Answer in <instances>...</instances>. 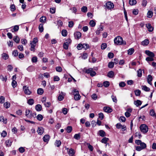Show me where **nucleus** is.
Returning <instances> with one entry per match:
<instances>
[{"mask_svg": "<svg viewBox=\"0 0 156 156\" xmlns=\"http://www.w3.org/2000/svg\"><path fill=\"white\" fill-rule=\"evenodd\" d=\"M44 129L42 127H38L37 132L38 134L41 135L44 133Z\"/></svg>", "mask_w": 156, "mask_h": 156, "instance_id": "nucleus-11", "label": "nucleus"}, {"mask_svg": "<svg viewBox=\"0 0 156 156\" xmlns=\"http://www.w3.org/2000/svg\"><path fill=\"white\" fill-rule=\"evenodd\" d=\"M114 42L115 44L117 45H125L126 44V42H124L122 38L120 36H117L115 38Z\"/></svg>", "mask_w": 156, "mask_h": 156, "instance_id": "nucleus-1", "label": "nucleus"}, {"mask_svg": "<svg viewBox=\"0 0 156 156\" xmlns=\"http://www.w3.org/2000/svg\"><path fill=\"white\" fill-rule=\"evenodd\" d=\"M135 93L136 96H139L141 93V91L139 90H137L135 91Z\"/></svg>", "mask_w": 156, "mask_h": 156, "instance_id": "nucleus-45", "label": "nucleus"}, {"mask_svg": "<svg viewBox=\"0 0 156 156\" xmlns=\"http://www.w3.org/2000/svg\"><path fill=\"white\" fill-rule=\"evenodd\" d=\"M147 28L148 29V30L150 32L152 31L154 29V28L152 27L150 23H148L146 24Z\"/></svg>", "mask_w": 156, "mask_h": 156, "instance_id": "nucleus-15", "label": "nucleus"}, {"mask_svg": "<svg viewBox=\"0 0 156 156\" xmlns=\"http://www.w3.org/2000/svg\"><path fill=\"white\" fill-rule=\"evenodd\" d=\"M31 112L29 109H26L25 111V115L28 118L30 119V113Z\"/></svg>", "mask_w": 156, "mask_h": 156, "instance_id": "nucleus-13", "label": "nucleus"}, {"mask_svg": "<svg viewBox=\"0 0 156 156\" xmlns=\"http://www.w3.org/2000/svg\"><path fill=\"white\" fill-rule=\"evenodd\" d=\"M137 76L139 77H141L142 76V70L140 69H139L137 71Z\"/></svg>", "mask_w": 156, "mask_h": 156, "instance_id": "nucleus-42", "label": "nucleus"}, {"mask_svg": "<svg viewBox=\"0 0 156 156\" xmlns=\"http://www.w3.org/2000/svg\"><path fill=\"white\" fill-rule=\"evenodd\" d=\"M135 136L136 137H138L139 139H140L142 136L140 132H136L135 134Z\"/></svg>", "mask_w": 156, "mask_h": 156, "instance_id": "nucleus-61", "label": "nucleus"}, {"mask_svg": "<svg viewBox=\"0 0 156 156\" xmlns=\"http://www.w3.org/2000/svg\"><path fill=\"white\" fill-rule=\"evenodd\" d=\"M55 69L56 71L58 72H61L62 71V68L60 66H57L56 67Z\"/></svg>", "mask_w": 156, "mask_h": 156, "instance_id": "nucleus-59", "label": "nucleus"}, {"mask_svg": "<svg viewBox=\"0 0 156 156\" xmlns=\"http://www.w3.org/2000/svg\"><path fill=\"white\" fill-rule=\"evenodd\" d=\"M81 10L83 12H86L87 11V8L86 6H83L81 8Z\"/></svg>", "mask_w": 156, "mask_h": 156, "instance_id": "nucleus-37", "label": "nucleus"}, {"mask_svg": "<svg viewBox=\"0 0 156 156\" xmlns=\"http://www.w3.org/2000/svg\"><path fill=\"white\" fill-rule=\"evenodd\" d=\"M107 47V44L106 43H103L101 45V48L102 49H105Z\"/></svg>", "mask_w": 156, "mask_h": 156, "instance_id": "nucleus-49", "label": "nucleus"}, {"mask_svg": "<svg viewBox=\"0 0 156 156\" xmlns=\"http://www.w3.org/2000/svg\"><path fill=\"white\" fill-rule=\"evenodd\" d=\"M80 134H76L74 136V138L77 140H79L80 139Z\"/></svg>", "mask_w": 156, "mask_h": 156, "instance_id": "nucleus-53", "label": "nucleus"}, {"mask_svg": "<svg viewBox=\"0 0 156 156\" xmlns=\"http://www.w3.org/2000/svg\"><path fill=\"white\" fill-rule=\"evenodd\" d=\"M4 105L5 107L6 108H8L10 107V104L9 103L7 102L4 103Z\"/></svg>", "mask_w": 156, "mask_h": 156, "instance_id": "nucleus-51", "label": "nucleus"}, {"mask_svg": "<svg viewBox=\"0 0 156 156\" xmlns=\"http://www.w3.org/2000/svg\"><path fill=\"white\" fill-rule=\"evenodd\" d=\"M145 54L150 57L153 58L155 56L153 52L148 50H146L145 51Z\"/></svg>", "mask_w": 156, "mask_h": 156, "instance_id": "nucleus-10", "label": "nucleus"}, {"mask_svg": "<svg viewBox=\"0 0 156 156\" xmlns=\"http://www.w3.org/2000/svg\"><path fill=\"white\" fill-rule=\"evenodd\" d=\"M72 130V128L71 126H68L66 128V131L67 133H70Z\"/></svg>", "mask_w": 156, "mask_h": 156, "instance_id": "nucleus-47", "label": "nucleus"}, {"mask_svg": "<svg viewBox=\"0 0 156 156\" xmlns=\"http://www.w3.org/2000/svg\"><path fill=\"white\" fill-rule=\"evenodd\" d=\"M23 89L25 94L30 95L31 93V92L28 89V87L26 86L23 87Z\"/></svg>", "mask_w": 156, "mask_h": 156, "instance_id": "nucleus-8", "label": "nucleus"}, {"mask_svg": "<svg viewBox=\"0 0 156 156\" xmlns=\"http://www.w3.org/2000/svg\"><path fill=\"white\" fill-rule=\"evenodd\" d=\"M5 98L2 96L0 97V102L1 103H3L5 102Z\"/></svg>", "mask_w": 156, "mask_h": 156, "instance_id": "nucleus-57", "label": "nucleus"}, {"mask_svg": "<svg viewBox=\"0 0 156 156\" xmlns=\"http://www.w3.org/2000/svg\"><path fill=\"white\" fill-rule=\"evenodd\" d=\"M149 43V41L148 39H145L142 42V44L143 45H147Z\"/></svg>", "mask_w": 156, "mask_h": 156, "instance_id": "nucleus-28", "label": "nucleus"}, {"mask_svg": "<svg viewBox=\"0 0 156 156\" xmlns=\"http://www.w3.org/2000/svg\"><path fill=\"white\" fill-rule=\"evenodd\" d=\"M35 109L37 111H40L42 109V106L40 104L37 105L35 106Z\"/></svg>", "mask_w": 156, "mask_h": 156, "instance_id": "nucleus-19", "label": "nucleus"}, {"mask_svg": "<svg viewBox=\"0 0 156 156\" xmlns=\"http://www.w3.org/2000/svg\"><path fill=\"white\" fill-rule=\"evenodd\" d=\"M50 137L48 135H45L43 137V141L45 142H47L50 139Z\"/></svg>", "mask_w": 156, "mask_h": 156, "instance_id": "nucleus-14", "label": "nucleus"}, {"mask_svg": "<svg viewBox=\"0 0 156 156\" xmlns=\"http://www.w3.org/2000/svg\"><path fill=\"white\" fill-rule=\"evenodd\" d=\"M18 54V52L17 50H14L12 52V55L15 57L17 56Z\"/></svg>", "mask_w": 156, "mask_h": 156, "instance_id": "nucleus-58", "label": "nucleus"}, {"mask_svg": "<svg viewBox=\"0 0 156 156\" xmlns=\"http://www.w3.org/2000/svg\"><path fill=\"white\" fill-rule=\"evenodd\" d=\"M62 34L64 37L66 36L67 35V31L66 30H63L62 31Z\"/></svg>", "mask_w": 156, "mask_h": 156, "instance_id": "nucleus-44", "label": "nucleus"}, {"mask_svg": "<svg viewBox=\"0 0 156 156\" xmlns=\"http://www.w3.org/2000/svg\"><path fill=\"white\" fill-rule=\"evenodd\" d=\"M62 112L64 114L66 115L68 112V111L67 108H63L62 111Z\"/></svg>", "mask_w": 156, "mask_h": 156, "instance_id": "nucleus-64", "label": "nucleus"}, {"mask_svg": "<svg viewBox=\"0 0 156 156\" xmlns=\"http://www.w3.org/2000/svg\"><path fill=\"white\" fill-rule=\"evenodd\" d=\"M104 111L106 112L109 113L112 112V109L108 107H105L103 108Z\"/></svg>", "mask_w": 156, "mask_h": 156, "instance_id": "nucleus-9", "label": "nucleus"}, {"mask_svg": "<svg viewBox=\"0 0 156 156\" xmlns=\"http://www.w3.org/2000/svg\"><path fill=\"white\" fill-rule=\"evenodd\" d=\"M77 48L78 50H81L82 48H83L82 44H78L77 46Z\"/></svg>", "mask_w": 156, "mask_h": 156, "instance_id": "nucleus-62", "label": "nucleus"}, {"mask_svg": "<svg viewBox=\"0 0 156 156\" xmlns=\"http://www.w3.org/2000/svg\"><path fill=\"white\" fill-rule=\"evenodd\" d=\"M6 119H4L3 116H2L0 117V121L3 122L5 124L7 123Z\"/></svg>", "mask_w": 156, "mask_h": 156, "instance_id": "nucleus-26", "label": "nucleus"}, {"mask_svg": "<svg viewBox=\"0 0 156 156\" xmlns=\"http://www.w3.org/2000/svg\"><path fill=\"white\" fill-rule=\"evenodd\" d=\"M13 40L17 43H18L20 41V39L18 36H16L13 38Z\"/></svg>", "mask_w": 156, "mask_h": 156, "instance_id": "nucleus-35", "label": "nucleus"}, {"mask_svg": "<svg viewBox=\"0 0 156 156\" xmlns=\"http://www.w3.org/2000/svg\"><path fill=\"white\" fill-rule=\"evenodd\" d=\"M27 103L30 105H32L34 103V100L33 99H30L28 100Z\"/></svg>", "mask_w": 156, "mask_h": 156, "instance_id": "nucleus-27", "label": "nucleus"}, {"mask_svg": "<svg viewBox=\"0 0 156 156\" xmlns=\"http://www.w3.org/2000/svg\"><path fill=\"white\" fill-rule=\"evenodd\" d=\"M2 55L3 59L5 60H7L9 58V55L6 53H4Z\"/></svg>", "mask_w": 156, "mask_h": 156, "instance_id": "nucleus-23", "label": "nucleus"}, {"mask_svg": "<svg viewBox=\"0 0 156 156\" xmlns=\"http://www.w3.org/2000/svg\"><path fill=\"white\" fill-rule=\"evenodd\" d=\"M114 76V73L112 71L109 72L107 74V76L109 78H112Z\"/></svg>", "mask_w": 156, "mask_h": 156, "instance_id": "nucleus-17", "label": "nucleus"}, {"mask_svg": "<svg viewBox=\"0 0 156 156\" xmlns=\"http://www.w3.org/2000/svg\"><path fill=\"white\" fill-rule=\"evenodd\" d=\"M81 96L80 94H78L74 96V98L75 100L77 101L80 99Z\"/></svg>", "mask_w": 156, "mask_h": 156, "instance_id": "nucleus-46", "label": "nucleus"}, {"mask_svg": "<svg viewBox=\"0 0 156 156\" xmlns=\"http://www.w3.org/2000/svg\"><path fill=\"white\" fill-rule=\"evenodd\" d=\"M89 24L91 27H94L96 23L94 20H91Z\"/></svg>", "mask_w": 156, "mask_h": 156, "instance_id": "nucleus-43", "label": "nucleus"}, {"mask_svg": "<svg viewBox=\"0 0 156 156\" xmlns=\"http://www.w3.org/2000/svg\"><path fill=\"white\" fill-rule=\"evenodd\" d=\"M108 138L105 137L103 138L101 140V142L102 143H103L104 144H106L108 141Z\"/></svg>", "mask_w": 156, "mask_h": 156, "instance_id": "nucleus-36", "label": "nucleus"}, {"mask_svg": "<svg viewBox=\"0 0 156 156\" xmlns=\"http://www.w3.org/2000/svg\"><path fill=\"white\" fill-rule=\"evenodd\" d=\"M152 80V76L150 75H149L148 76V77L147 78V82H150Z\"/></svg>", "mask_w": 156, "mask_h": 156, "instance_id": "nucleus-63", "label": "nucleus"}, {"mask_svg": "<svg viewBox=\"0 0 156 156\" xmlns=\"http://www.w3.org/2000/svg\"><path fill=\"white\" fill-rule=\"evenodd\" d=\"M126 84L124 82H120L119 84V86L120 87H124L126 86Z\"/></svg>", "mask_w": 156, "mask_h": 156, "instance_id": "nucleus-55", "label": "nucleus"}, {"mask_svg": "<svg viewBox=\"0 0 156 156\" xmlns=\"http://www.w3.org/2000/svg\"><path fill=\"white\" fill-rule=\"evenodd\" d=\"M154 60L153 58L152 57H148L146 58V60L147 62L152 61Z\"/></svg>", "mask_w": 156, "mask_h": 156, "instance_id": "nucleus-50", "label": "nucleus"}, {"mask_svg": "<svg viewBox=\"0 0 156 156\" xmlns=\"http://www.w3.org/2000/svg\"><path fill=\"white\" fill-rule=\"evenodd\" d=\"M74 36L75 38L79 39L81 36V34L80 32H76L74 33Z\"/></svg>", "mask_w": 156, "mask_h": 156, "instance_id": "nucleus-12", "label": "nucleus"}, {"mask_svg": "<svg viewBox=\"0 0 156 156\" xmlns=\"http://www.w3.org/2000/svg\"><path fill=\"white\" fill-rule=\"evenodd\" d=\"M38 40L37 38L35 37L33 39L32 41L30 42V44L31 45V48L30 50L31 51H34L35 47L36 45V43L38 42Z\"/></svg>", "mask_w": 156, "mask_h": 156, "instance_id": "nucleus-2", "label": "nucleus"}, {"mask_svg": "<svg viewBox=\"0 0 156 156\" xmlns=\"http://www.w3.org/2000/svg\"><path fill=\"white\" fill-rule=\"evenodd\" d=\"M72 41L69 38L66 40V41L64 43L63 47L65 49L67 50L68 48L69 44H70Z\"/></svg>", "mask_w": 156, "mask_h": 156, "instance_id": "nucleus-7", "label": "nucleus"}, {"mask_svg": "<svg viewBox=\"0 0 156 156\" xmlns=\"http://www.w3.org/2000/svg\"><path fill=\"white\" fill-rule=\"evenodd\" d=\"M140 129L141 132L145 133L147 132L148 128V126L145 124H142L140 127Z\"/></svg>", "mask_w": 156, "mask_h": 156, "instance_id": "nucleus-5", "label": "nucleus"}, {"mask_svg": "<svg viewBox=\"0 0 156 156\" xmlns=\"http://www.w3.org/2000/svg\"><path fill=\"white\" fill-rule=\"evenodd\" d=\"M46 20V17L44 16H42L40 19V21L42 23H44Z\"/></svg>", "mask_w": 156, "mask_h": 156, "instance_id": "nucleus-31", "label": "nucleus"}, {"mask_svg": "<svg viewBox=\"0 0 156 156\" xmlns=\"http://www.w3.org/2000/svg\"><path fill=\"white\" fill-rule=\"evenodd\" d=\"M129 3L130 5H133L136 4V0H129Z\"/></svg>", "mask_w": 156, "mask_h": 156, "instance_id": "nucleus-29", "label": "nucleus"}, {"mask_svg": "<svg viewBox=\"0 0 156 156\" xmlns=\"http://www.w3.org/2000/svg\"><path fill=\"white\" fill-rule=\"evenodd\" d=\"M39 29L40 32H42L43 31L44 28L43 27V24H40L39 26Z\"/></svg>", "mask_w": 156, "mask_h": 156, "instance_id": "nucleus-40", "label": "nucleus"}, {"mask_svg": "<svg viewBox=\"0 0 156 156\" xmlns=\"http://www.w3.org/2000/svg\"><path fill=\"white\" fill-rule=\"evenodd\" d=\"M134 51L133 48H130L127 51L128 54L129 55H131L134 53Z\"/></svg>", "mask_w": 156, "mask_h": 156, "instance_id": "nucleus-25", "label": "nucleus"}, {"mask_svg": "<svg viewBox=\"0 0 156 156\" xmlns=\"http://www.w3.org/2000/svg\"><path fill=\"white\" fill-rule=\"evenodd\" d=\"M135 143L137 145H140V147L142 149H145L147 147V145L144 142H142L141 141L139 140H136L135 141Z\"/></svg>", "mask_w": 156, "mask_h": 156, "instance_id": "nucleus-4", "label": "nucleus"}, {"mask_svg": "<svg viewBox=\"0 0 156 156\" xmlns=\"http://www.w3.org/2000/svg\"><path fill=\"white\" fill-rule=\"evenodd\" d=\"M110 85L108 81H105L103 83V85L105 87H108Z\"/></svg>", "mask_w": 156, "mask_h": 156, "instance_id": "nucleus-33", "label": "nucleus"}, {"mask_svg": "<svg viewBox=\"0 0 156 156\" xmlns=\"http://www.w3.org/2000/svg\"><path fill=\"white\" fill-rule=\"evenodd\" d=\"M153 15V12L151 11H149L147 14V17L149 18H151Z\"/></svg>", "mask_w": 156, "mask_h": 156, "instance_id": "nucleus-22", "label": "nucleus"}, {"mask_svg": "<svg viewBox=\"0 0 156 156\" xmlns=\"http://www.w3.org/2000/svg\"><path fill=\"white\" fill-rule=\"evenodd\" d=\"M61 142L60 140H56L55 143V145L58 147L61 145Z\"/></svg>", "mask_w": 156, "mask_h": 156, "instance_id": "nucleus-39", "label": "nucleus"}, {"mask_svg": "<svg viewBox=\"0 0 156 156\" xmlns=\"http://www.w3.org/2000/svg\"><path fill=\"white\" fill-rule=\"evenodd\" d=\"M10 8L12 12H13V11H15L16 10V8L15 7V6L14 5V4L12 5H11V6L10 7Z\"/></svg>", "mask_w": 156, "mask_h": 156, "instance_id": "nucleus-56", "label": "nucleus"}, {"mask_svg": "<svg viewBox=\"0 0 156 156\" xmlns=\"http://www.w3.org/2000/svg\"><path fill=\"white\" fill-rule=\"evenodd\" d=\"M134 104L137 107L140 106L142 104V101L139 100H137L134 101Z\"/></svg>", "mask_w": 156, "mask_h": 156, "instance_id": "nucleus-16", "label": "nucleus"}, {"mask_svg": "<svg viewBox=\"0 0 156 156\" xmlns=\"http://www.w3.org/2000/svg\"><path fill=\"white\" fill-rule=\"evenodd\" d=\"M11 84L13 87L14 88L17 86V82L15 80H13Z\"/></svg>", "mask_w": 156, "mask_h": 156, "instance_id": "nucleus-38", "label": "nucleus"}, {"mask_svg": "<svg viewBox=\"0 0 156 156\" xmlns=\"http://www.w3.org/2000/svg\"><path fill=\"white\" fill-rule=\"evenodd\" d=\"M32 62L34 63H36L37 61V58L36 56L33 57L31 59Z\"/></svg>", "mask_w": 156, "mask_h": 156, "instance_id": "nucleus-52", "label": "nucleus"}, {"mask_svg": "<svg viewBox=\"0 0 156 156\" xmlns=\"http://www.w3.org/2000/svg\"><path fill=\"white\" fill-rule=\"evenodd\" d=\"M114 4L111 1L107 2L104 5V7L106 9L111 10L114 8Z\"/></svg>", "mask_w": 156, "mask_h": 156, "instance_id": "nucleus-3", "label": "nucleus"}, {"mask_svg": "<svg viewBox=\"0 0 156 156\" xmlns=\"http://www.w3.org/2000/svg\"><path fill=\"white\" fill-rule=\"evenodd\" d=\"M83 45V48L84 49L86 50L88 49L89 47V46L88 44H82Z\"/></svg>", "mask_w": 156, "mask_h": 156, "instance_id": "nucleus-48", "label": "nucleus"}, {"mask_svg": "<svg viewBox=\"0 0 156 156\" xmlns=\"http://www.w3.org/2000/svg\"><path fill=\"white\" fill-rule=\"evenodd\" d=\"M142 87V90L145 91H149L150 90V89L145 85L143 86Z\"/></svg>", "mask_w": 156, "mask_h": 156, "instance_id": "nucleus-30", "label": "nucleus"}, {"mask_svg": "<svg viewBox=\"0 0 156 156\" xmlns=\"http://www.w3.org/2000/svg\"><path fill=\"white\" fill-rule=\"evenodd\" d=\"M68 151V153L70 156H73L75 153L74 150L72 148L69 149Z\"/></svg>", "mask_w": 156, "mask_h": 156, "instance_id": "nucleus-18", "label": "nucleus"}, {"mask_svg": "<svg viewBox=\"0 0 156 156\" xmlns=\"http://www.w3.org/2000/svg\"><path fill=\"white\" fill-rule=\"evenodd\" d=\"M86 73L87 74H89L91 76H94L96 75V73L95 71L93 70V69L90 68L88 69H86L85 70Z\"/></svg>", "mask_w": 156, "mask_h": 156, "instance_id": "nucleus-6", "label": "nucleus"}, {"mask_svg": "<svg viewBox=\"0 0 156 156\" xmlns=\"http://www.w3.org/2000/svg\"><path fill=\"white\" fill-rule=\"evenodd\" d=\"M37 92L38 94L42 95L44 93V90L41 88H38L37 90Z\"/></svg>", "mask_w": 156, "mask_h": 156, "instance_id": "nucleus-20", "label": "nucleus"}, {"mask_svg": "<svg viewBox=\"0 0 156 156\" xmlns=\"http://www.w3.org/2000/svg\"><path fill=\"white\" fill-rule=\"evenodd\" d=\"M150 115L152 116L155 117L156 119V114L154 110L151 109L150 110Z\"/></svg>", "mask_w": 156, "mask_h": 156, "instance_id": "nucleus-32", "label": "nucleus"}, {"mask_svg": "<svg viewBox=\"0 0 156 156\" xmlns=\"http://www.w3.org/2000/svg\"><path fill=\"white\" fill-rule=\"evenodd\" d=\"M12 141H10L9 140H8L5 142V144L7 147L10 146L12 144Z\"/></svg>", "mask_w": 156, "mask_h": 156, "instance_id": "nucleus-24", "label": "nucleus"}, {"mask_svg": "<svg viewBox=\"0 0 156 156\" xmlns=\"http://www.w3.org/2000/svg\"><path fill=\"white\" fill-rule=\"evenodd\" d=\"M72 93L74 96L78 94H79L78 91L76 89H74L73 90Z\"/></svg>", "mask_w": 156, "mask_h": 156, "instance_id": "nucleus-54", "label": "nucleus"}, {"mask_svg": "<svg viewBox=\"0 0 156 156\" xmlns=\"http://www.w3.org/2000/svg\"><path fill=\"white\" fill-rule=\"evenodd\" d=\"M114 66V62H111L108 63V67L109 68H112Z\"/></svg>", "mask_w": 156, "mask_h": 156, "instance_id": "nucleus-34", "label": "nucleus"}, {"mask_svg": "<svg viewBox=\"0 0 156 156\" xmlns=\"http://www.w3.org/2000/svg\"><path fill=\"white\" fill-rule=\"evenodd\" d=\"M98 134L101 136L104 137L105 135V132L103 130H100L98 132Z\"/></svg>", "mask_w": 156, "mask_h": 156, "instance_id": "nucleus-21", "label": "nucleus"}, {"mask_svg": "<svg viewBox=\"0 0 156 156\" xmlns=\"http://www.w3.org/2000/svg\"><path fill=\"white\" fill-rule=\"evenodd\" d=\"M37 119L39 121H41L43 118V116L41 114L38 115L36 117Z\"/></svg>", "mask_w": 156, "mask_h": 156, "instance_id": "nucleus-41", "label": "nucleus"}, {"mask_svg": "<svg viewBox=\"0 0 156 156\" xmlns=\"http://www.w3.org/2000/svg\"><path fill=\"white\" fill-rule=\"evenodd\" d=\"M114 54L112 53L109 52L108 54V57L109 58H112L114 56Z\"/></svg>", "mask_w": 156, "mask_h": 156, "instance_id": "nucleus-60", "label": "nucleus"}]
</instances>
